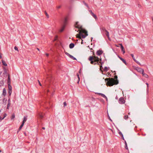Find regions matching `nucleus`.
Returning <instances> with one entry per match:
<instances>
[{
    "label": "nucleus",
    "instance_id": "obj_1",
    "mask_svg": "<svg viewBox=\"0 0 153 153\" xmlns=\"http://www.w3.org/2000/svg\"><path fill=\"white\" fill-rule=\"evenodd\" d=\"M88 59L91 61L90 63L92 64L99 65V62L100 60L101 61L102 59H100L99 58L95 56L93 57L90 56L89 57Z\"/></svg>",
    "mask_w": 153,
    "mask_h": 153
},
{
    "label": "nucleus",
    "instance_id": "obj_2",
    "mask_svg": "<svg viewBox=\"0 0 153 153\" xmlns=\"http://www.w3.org/2000/svg\"><path fill=\"white\" fill-rule=\"evenodd\" d=\"M105 81L106 82V81H107L106 84L108 86H112L114 85H117L118 83V80H115L112 78H106Z\"/></svg>",
    "mask_w": 153,
    "mask_h": 153
},
{
    "label": "nucleus",
    "instance_id": "obj_3",
    "mask_svg": "<svg viewBox=\"0 0 153 153\" xmlns=\"http://www.w3.org/2000/svg\"><path fill=\"white\" fill-rule=\"evenodd\" d=\"M77 31H79V34L77 35V38L79 39H81V37L83 38H85L86 36L88 35L87 32L83 29H82L80 31L79 30H78Z\"/></svg>",
    "mask_w": 153,
    "mask_h": 153
},
{
    "label": "nucleus",
    "instance_id": "obj_4",
    "mask_svg": "<svg viewBox=\"0 0 153 153\" xmlns=\"http://www.w3.org/2000/svg\"><path fill=\"white\" fill-rule=\"evenodd\" d=\"M118 102L120 104H123L125 102V100L123 97H121L119 98Z\"/></svg>",
    "mask_w": 153,
    "mask_h": 153
},
{
    "label": "nucleus",
    "instance_id": "obj_5",
    "mask_svg": "<svg viewBox=\"0 0 153 153\" xmlns=\"http://www.w3.org/2000/svg\"><path fill=\"white\" fill-rule=\"evenodd\" d=\"M79 22H76L75 24V27L76 28H78L79 29L81 30L82 29V26L79 25L78 24Z\"/></svg>",
    "mask_w": 153,
    "mask_h": 153
},
{
    "label": "nucleus",
    "instance_id": "obj_6",
    "mask_svg": "<svg viewBox=\"0 0 153 153\" xmlns=\"http://www.w3.org/2000/svg\"><path fill=\"white\" fill-rule=\"evenodd\" d=\"M136 70L139 73H141L142 74L144 72V70L140 68L137 67L136 69Z\"/></svg>",
    "mask_w": 153,
    "mask_h": 153
},
{
    "label": "nucleus",
    "instance_id": "obj_7",
    "mask_svg": "<svg viewBox=\"0 0 153 153\" xmlns=\"http://www.w3.org/2000/svg\"><path fill=\"white\" fill-rule=\"evenodd\" d=\"M95 94H98L100 95L102 97H103L104 98H105L106 99V100L107 101V100H108L105 94H102V93H96Z\"/></svg>",
    "mask_w": 153,
    "mask_h": 153
},
{
    "label": "nucleus",
    "instance_id": "obj_8",
    "mask_svg": "<svg viewBox=\"0 0 153 153\" xmlns=\"http://www.w3.org/2000/svg\"><path fill=\"white\" fill-rule=\"evenodd\" d=\"M68 21V19L67 17H66L65 18L63 22V25H65V26H66V24L67 23V22Z\"/></svg>",
    "mask_w": 153,
    "mask_h": 153
},
{
    "label": "nucleus",
    "instance_id": "obj_9",
    "mask_svg": "<svg viewBox=\"0 0 153 153\" xmlns=\"http://www.w3.org/2000/svg\"><path fill=\"white\" fill-rule=\"evenodd\" d=\"M89 12H90L91 15L95 19H97V17L92 12L91 10H89Z\"/></svg>",
    "mask_w": 153,
    "mask_h": 153
},
{
    "label": "nucleus",
    "instance_id": "obj_10",
    "mask_svg": "<svg viewBox=\"0 0 153 153\" xmlns=\"http://www.w3.org/2000/svg\"><path fill=\"white\" fill-rule=\"evenodd\" d=\"M118 57L122 61L123 63H124L125 65H127L126 62L124 59L120 57L119 56H118Z\"/></svg>",
    "mask_w": 153,
    "mask_h": 153
},
{
    "label": "nucleus",
    "instance_id": "obj_11",
    "mask_svg": "<svg viewBox=\"0 0 153 153\" xmlns=\"http://www.w3.org/2000/svg\"><path fill=\"white\" fill-rule=\"evenodd\" d=\"M119 45H120V48L121 49V51L123 52V53H125V51L124 49V48L122 44H120Z\"/></svg>",
    "mask_w": 153,
    "mask_h": 153
},
{
    "label": "nucleus",
    "instance_id": "obj_12",
    "mask_svg": "<svg viewBox=\"0 0 153 153\" xmlns=\"http://www.w3.org/2000/svg\"><path fill=\"white\" fill-rule=\"evenodd\" d=\"M39 117L40 119H42L43 117V114L42 113H40L38 114Z\"/></svg>",
    "mask_w": 153,
    "mask_h": 153
},
{
    "label": "nucleus",
    "instance_id": "obj_13",
    "mask_svg": "<svg viewBox=\"0 0 153 153\" xmlns=\"http://www.w3.org/2000/svg\"><path fill=\"white\" fill-rule=\"evenodd\" d=\"M103 53V51L102 50H98L97 52V54L98 55H100Z\"/></svg>",
    "mask_w": 153,
    "mask_h": 153
},
{
    "label": "nucleus",
    "instance_id": "obj_14",
    "mask_svg": "<svg viewBox=\"0 0 153 153\" xmlns=\"http://www.w3.org/2000/svg\"><path fill=\"white\" fill-rule=\"evenodd\" d=\"M74 46V44L73 43H71L69 45V48L71 49L73 48Z\"/></svg>",
    "mask_w": 153,
    "mask_h": 153
},
{
    "label": "nucleus",
    "instance_id": "obj_15",
    "mask_svg": "<svg viewBox=\"0 0 153 153\" xmlns=\"http://www.w3.org/2000/svg\"><path fill=\"white\" fill-rule=\"evenodd\" d=\"M6 94V91L5 88H4L3 91V95L4 96H5Z\"/></svg>",
    "mask_w": 153,
    "mask_h": 153
},
{
    "label": "nucleus",
    "instance_id": "obj_16",
    "mask_svg": "<svg viewBox=\"0 0 153 153\" xmlns=\"http://www.w3.org/2000/svg\"><path fill=\"white\" fill-rule=\"evenodd\" d=\"M65 27V25H63L61 29L59 31L60 32H62L64 30Z\"/></svg>",
    "mask_w": 153,
    "mask_h": 153
},
{
    "label": "nucleus",
    "instance_id": "obj_17",
    "mask_svg": "<svg viewBox=\"0 0 153 153\" xmlns=\"http://www.w3.org/2000/svg\"><path fill=\"white\" fill-rule=\"evenodd\" d=\"M142 75H143V76H144V77L146 78H148V76L146 74H145L144 73V72H143V73L142 74Z\"/></svg>",
    "mask_w": 153,
    "mask_h": 153
},
{
    "label": "nucleus",
    "instance_id": "obj_18",
    "mask_svg": "<svg viewBox=\"0 0 153 153\" xmlns=\"http://www.w3.org/2000/svg\"><path fill=\"white\" fill-rule=\"evenodd\" d=\"M27 117L25 116L24 117L23 120V121L22 123H23L24 124L25 122L27 121Z\"/></svg>",
    "mask_w": 153,
    "mask_h": 153
},
{
    "label": "nucleus",
    "instance_id": "obj_19",
    "mask_svg": "<svg viewBox=\"0 0 153 153\" xmlns=\"http://www.w3.org/2000/svg\"><path fill=\"white\" fill-rule=\"evenodd\" d=\"M1 62L3 65L5 66H7V64L5 63V62L4 60L2 59L1 60Z\"/></svg>",
    "mask_w": 153,
    "mask_h": 153
},
{
    "label": "nucleus",
    "instance_id": "obj_20",
    "mask_svg": "<svg viewBox=\"0 0 153 153\" xmlns=\"http://www.w3.org/2000/svg\"><path fill=\"white\" fill-rule=\"evenodd\" d=\"M105 32V34L108 37V38H109V33L108 32L107 30H106Z\"/></svg>",
    "mask_w": 153,
    "mask_h": 153
},
{
    "label": "nucleus",
    "instance_id": "obj_21",
    "mask_svg": "<svg viewBox=\"0 0 153 153\" xmlns=\"http://www.w3.org/2000/svg\"><path fill=\"white\" fill-rule=\"evenodd\" d=\"M24 124L23 123H22L20 126L19 127V130H20L23 127L24 125Z\"/></svg>",
    "mask_w": 153,
    "mask_h": 153
},
{
    "label": "nucleus",
    "instance_id": "obj_22",
    "mask_svg": "<svg viewBox=\"0 0 153 153\" xmlns=\"http://www.w3.org/2000/svg\"><path fill=\"white\" fill-rule=\"evenodd\" d=\"M70 58L71 59H72L73 60H76V59L73 56L71 55L70 56Z\"/></svg>",
    "mask_w": 153,
    "mask_h": 153
},
{
    "label": "nucleus",
    "instance_id": "obj_23",
    "mask_svg": "<svg viewBox=\"0 0 153 153\" xmlns=\"http://www.w3.org/2000/svg\"><path fill=\"white\" fill-rule=\"evenodd\" d=\"M125 146H125V149H128V147L127 146V143L126 141L125 140Z\"/></svg>",
    "mask_w": 153,
    "mask_h": 153
},
{
    "label": "nucleus",
    "instance_id": "obj_24",
    "mask_svg": "<svg viewBox=\"0 0 153 153\" xmlns=\"http://www.w3.org/2000/svg\"><path fill=\"white\" fill-rule=\"evenodd\" d=\"M15 114H12L11 117V120H13V119L14 118H15Z\"/></svg>",
    "mask_w": 153,
    "mask_h": 153
},
{
    "label": "nucleus",
    "instance_id": "obj_25",
    "mask_svg": "<svg viewBox=\"0 0 153 153\" xmlns=\"http://www.w3.org/2000/svg\"><path fill=\"white\" fill-rule=\"evenodd\" d=\"M134 61L138 64L140 65H141L140 62H139L138 61H137L135 59V60Z\"/></svg>",
    "mask_w": 153,
    "mask_h": 153
},
{
    "label": "nucleus",
    "instance_id": "obj_26",
    "mask_svg": "<svg viewBox=\"0 0 153 153\" xmlns=\"http://www.w3.org/2000/svg\"><path fill=\"white\" fill-rule=\"evenodd\" d=\"M131 57L132 58L133 60H135V59L134 57V55L133 54H131Z\"/></svg>",
    "mask_w": 153,
    "mask_h": 153
},
{
    "label": "nucleus",
    "instance_id": "obj_27",
    "mask_svg": "<svg viewBox=\"0 0 153 153\" xmlns=\"http://www.w3.org/2000/svg\"><path fill=\"white\" fill-rule=\"evenodd\" d=\"M9 90H12V87L10 85H8Z\"/></svg>",
    "mask_w": 153,
    "mask_h": 153
},
{
    "label": "nucleus",
    "instance_id": "obj_28",
    "mask_svg": "<svg viewBox=\"0 0 153 153\" xmlns=\"http://www.w3.org/2000/svg\"><path fill=\"white\" fill-rule=\"evenodd\" d=\"M45 14L46 15V16H47V18H48L49 17V16L48 14L46 12V11H45Z\"/></svg>",
    "mask_w": 153,
    "mask_h": 153
},
{
    "label": "nucleus",
    "instance_id": "obj_29",
    "mask_svg": "<svg viewBox=\"0 0 153 153\" xmlns=\"http://www.w3.org/2000/svg\"><path fill=\"white\" fill-rule=\"evenodd\" d=\"M65 53V54L66 55H67L69 57L70 56H71V55L70 54L68 53L67 52H66Z\"/></svg>",
    "mask_w": 153,
    "mask_h": 153
},
{
    "label": "nucleus",
    "instance_id": "obj_30",
    "mask_svg": "<svg viewBox=\"0 0 153 153\" xmlns=\"http://www.w3.org/2000/svg\"><path fill=\"white\" fill-rule=\"evenodd\" d=\"M104 71H108V68H107V67H104Z\"/></svg>",
    "mask_w": 153,
    "mask_h": 153
},
{
    "label": "nucleus",
    "instance_id": "obj_31",
    "mask_svg": "<svg viewBox=\"0 0 153 153\" xmlns=\"http://www.w3.org/2000/svg\"><path fill=\"white\" fill-rule=\"evenodd\" d=\"M10 83H11V81H10V80H7L8 85H10Z\"/></svg>",
    "mask_w": 153,
    "mask_h": 153
},
{
    "label": "nucleus",
    "instance_id": "obj_32",
    "mask_svg": "<svg viewBox=\"0 0 153 153\" xmlns=\"http://www.w3.org/2000/svg\"><path fill=\"white\" fill-rule=\"evenodd\" d=\"M118 133L121 136H123V134H122V132L119 130L118 131Z\"/></svg>",
    "mask_w": 153,
    "mask_h": 153
},
{
    "label": "nucleus",
    "instance_id": "obj_33",
    "mask_svg": "<svg viewBox=\"0 0 153 153\" xmlns=\"http://www.w3.org/2000/svg\"><path fill=\"white\" fill-rule=\"evenodd\" d=\"M128 115H125L124 117V118L125 120H126L128 118Z\"/></svg>",
    "mask_w": 153,
    "mask_h": 153
},
{
    "label": "nucleus",
    "instance_id": "obj_34",
    "mask_svg": "<svg viewBox=\"0 0 153 153\" xmlns=\"http://www.w3.org/2000/svg\"><path fill=\"white\" fill-rule=\"evenodd\" d=\"M77 77H78V83H79V80H80V78H79V74H77Z\"/></svg>",
    "mask_w": 153,
    "mask_h": 153
},
{
    "label": "nucleus",
    "instance_id": "obj_35",
    "mask_svg": "<svg viewBox=\"0 0 153 153\" xmlns=\"http://www.w3.org/2000/svg\"><path fill=\"white\" fill-rule=\"evenodd\" d=\"M64 107H65L67 105V103L66 102H64L63 103Z\"/></svg>",
    "mask_w": 153,
    "mask_h": 153
},
{
    "label": "nucleus",
    "instance_id": "obj_36",
    "mask_svg": "<svg viewBox=\"0 0 153 153\" xmlns=\"http://www.w3.org/2000/svg\"><path fill=\"white\" fill-rule=\"evenodd\" d=\"M102 30L103 31H105V32L106 31V30H107L104 27H103L102 28Z\"/></svg>",
    "mask_w": 153,
    "mask_h": 153
},
{
    "label": "nucleus",
    "instance_id": "obj_37",
    "mask_svg": "<svg viewBox=\"0 0 153 153\" xmlns=\"http://www.w3.org/2000/svg\"><path fill=\"white\" fill-rule=\"evenodd\" d=\"M10 103H8L7 105V108H8H8L10 106Z\"/></svg>",
    "mask_w": 153,
    "mask_h": 153
},
{
    "label": "nucleus",
    "instance_id": "obj_38",
    "mask_svg": "<svg viewBox=\"0 0 153 153\" xmlns=\"http://www.w3.org/2000/svg\"><path fill=\"white\" fill-rule=\"evenodd\" d=\"M61 5L57 6L56 8L57 9H60L61 7Z\"/></svg>",
    "mask_w": 153,
    "mask_h": 153
},
{
    "label": "nucleus",
    "instance_id": "obj_39",
    "mask_svg": "<svg viewBox=\"0 0 153 153\" xmlns=\"http://www.w3.org/2000/svg\"><path fill=\"white\" fill-rule=\"evenodd\" d=\"M14 49L15 50H17V51H18V48L17 47H16V46H15L14 47Z\"/></svg>",
    "mask_w": 153,
    "mask_h": 153
},
{
    "label": "nucleus",
    "instance_id": "obj_40",
    "mask_svg": "<svg viewBox=\"0 0 153 153\" xmlns=\"http://www.w3.org/2000/svg\"><path fill=\"white\" fill-rule=\"evenodd\" d=\"M4 116L2 118H3V119L6 116L7 114L6 113H5V114H4Z\"/></svg>",
    "mask_w": 153,
    "mask_h": 153
},
{
    "label": "nucleus",
    "instance_id": "obj_41",
    "mask_svg": "<svg viewBox=\"0 0 153 153\" xmlns=\"http://www.w3.org/2000/svg\"><path fill=\"white\" fill-rule=\"evenodd\" d=\"M11 93H12V90H9V94L10 95L11 94Z\"/></svg>",
    "mask_w": 153,
    "mask_h": 153
},
{
    "label": "nucleus",
    "instance_id": "obj_42",
    "mask_svg": "<svg viewBox=\"0 0 153 153\" xmlns=\"http://www.w3.org/2000/svg\"><path fill=\"white\" fill-rule=\"evenodd\" d=\"M138 6L139 8H140L141 7V5L139 4H138Z\"/></svg>",
    "mask_w": 153,
    "mask_h": 153
},
{
    "label": "nucleus",
    "instance_id": "obj_43",
    "mask_svg": "<svg viewBox=\"0 0 153 153\" xmlns=\"http://www.w3.org/2000/svg\"><path fill=\"white\" fill-rule=\"evenodd\" d=\"M121 137H122V139L123 140H124V137H123V136H121Z\"/></svg>",
    "mask_w": 153,
    "mask_h": 153
},
{
    "label": "nucleus",
    "instance_id": "obj_44",
    "mask_svg": "<svg viewBox=\"0 0 153 153\" xmlns=\"http://www.w3.org/2000/svg\"><path fill=\"white\" fill-rule=\"evenodd\" d=\"M114 78L117 79V75H115L114 76Z\"/></svg>",
    "mask_w": 153,
    "mask_h": 153
},
{
    "label": "nucleus",
    "instance_id": "obj_45",
    "mask_svg": "<svg viewBox=\"0 0 153 153\" xmlns=\"http://www.w3.org/2000/svg\"><path fill=\"white\" fill-rule=\"evenodd\" d=\"M38 81L39 82V85L40 86H41L42 85H41V83L40 82V81L39 80H38Z\"/></svg>",
    "mask_w": 153,
    "mask_h": 153
},
{
    "label": "nucleus",
    "instance_id": "obj_46",
    "mask_svg": "<svg viewBox=\"0 0 153 153\" xmlns=\"http://www.w3.org/2000/svg\"><path fill=\"white\" fill-rule=\"evenodd\" d=\"M99 62V63H100L101 65H102V64H103V62Z\"/></svg>",
    "mask_w": 153,
    "mask_h": 153
},
{
    "label": "nucleus",
    "instance_id": "obj_47",
    "mask_svg": "<svg viewBox=\"0 0 153 153\" xmlns=\"http://www.w3.org/2000/svg\"><path fill=\"white\" fill-rule=\"evenodd\" d=\"M8 80H10L9 75L8 76Z\"/></svg>",
    "mask_w": 153,
    "mask_h": 153
},
{
    "label": "nucleus",
    "instance_id": "obj_48",
    "mask_svg": "<svg viewBox=\"0 0 153 153\" xmlns=\"http://www.w3.org/2000/svg\"><path fill=\"white\" fill-rule=\"evenodd\" d=\"M3 119V118H2L1 117H0V121H1Z\"/></svg>",
    "mask_w": 153,
    "mask_h": 153
},
{
    "label": "nucleus",
    "instance_id": "obj_49",
    "mask_svg": "<svg viewBox=\"0 0 153 153\" xmlns=\"http://www.w3.org/2000/svg\"><path fill=\"white\" fill-rule=\"evenodd\" d=\"M3 119V118H2L1 117H0V121H1Z\"/></svg>",
    "mask_w": 153,
    "mask_h": 153
},
{
    "label": "nucleus",
    "instance_id": "obj_50",
    "mask_svg": "<svg viewBox=\"0 0 153 153\" xmlns=\"http://www.w3.org/2000/svg\"><path fill=\"white\" fill-rule=\"evenodd\" d=\"M10 99H9L8 100V103H10Z\"/></svg>",
    "mask_w": 153,
    "mask_h": 153
},
{
    "label": "nucleus",
    "instance_id": "obj_51",
    "mask_svg": "<svg viewBox=\"0 0 153 153\" xmlns=\"http://www.w3.org/2000/svg\"><path fill=\"white\" fill-rule=\"evenodd\" d=\"M100 69H101L102 68V65L100 66Z\"/></svg>",
    "mask_w": 153,
    "mask_h": 153
},
{
    "label": "nucleus",
    "instance_id": "obj_52",
    "mask_svg": "<svg viewBox=\"0 0 153 153\" xmlns=\"http://www.w3.org/2000/svg\"><path fill=\"white\" fill-rule=\"evenodd\" d=\"M46 55L47 56H49V54L48 53H46Z\"/></svg>",
    "mask_w": 153,
    "mask_h": 153
},
{
    "label": "nucleus",
    "instance_id": "obj_53",
    "mask_svg": "<svg viewBox=\"0 0 153 153\" xmlns=\"http://www.w3.org/2000/svg\"><path fill=\"white\" fill-rule=\"evenodd\" d=\"M115 99H116V100H117L118 99V97H117V96L116 97H115Z\"/></svg>",
    "mask_w": 153,
    "mask_h": 153
},
{
    "label": "nucleus",
    "instance_id": "obj_54",
    "mask_svg": "<svg viewBox=\"0 0 153 153\" xmlns=\"http://www.w3.org/2000/svg\"><path fill=\"white\" fill-rule=\"evenodd\" d=\"M85 4L86 6H87L88 7V5L86 3H85Z\"/></svg>",
    "mask_w": 153,
    "mask_h": 153
},
{
    "label": "nucleus",
    "instance_id": "obj_55",
    "mask_svg": "<svg viewBox=\"0 0 153 153\" xmlns=\"http://www.w3.org/2000/svg\"><path fill=\"white\" fill-rule=\"evenodd\" d=\"M2 58V56L1 54H0V59L1 58Z\"/></svg>",
    "mask_w": 153,
    "mask_h": 153
},
{
    "label": "nucleus",
    "instance_id": "obj_56",
    "mask_svg": "<svg viewBox=\"0 0 153 153\" xmlns=\"http://www.w3.org/2000/svg\"><path fill=\"white\" fill-rule=\"evenodd\" d=\"M146 84L147 85V87H148V85H149L148 84V83H146Z\"/></svg>",
    "mask_w": 153,
    "mask_h": 153
},
{
    "label": "nucleus",
    "instance_id": "obj_57",
    "mask_svg": "<svg viewBox=\"0 0 153 153\" xmlns=\"http://www.w3.org/2000/svg\"><path fill=\"white\" fill-rule=\"evenodd\" d=\"M42 129H45V128L44 127H43L42 128Z\"/></svg>",
    "mask_w": 153,
    "mask_h": 153
},
{
    "label": "nucleus",
    "instance_id": "obj_58",
    "mask_svg": "<svg viewBox=\"0 0 153 153\" xmlns=\"http://www.w3.org/2000/svg\"><path fill=\"white\" fill-rule=\"evenodd\" d=\"M37 50H38L39 51V49L38 48H37Z\"/></svg>",
    "mask_w": 153,
    "mask_h": 153
},
{
    "label": "nucleus",
    "instance_id": "obj_59",
    "mask_svg": "<svg viewBox=\"0 0 153 153\" xmlns=\"http://www.w3.org/2000/svg\"><path fill=\"white\" fill-rule=\"evenodd\" d=\"M114 74H115H115H116V72H115V71H114Z\"/></svg>",
    "mask_w": 153,
    "mask_h": 153
},
{
    "label": "nucleus",
    "instance_id": "obj_60",
    "mask_svg": "<svg viewBox=\"0 0 153 153\" xmlns=\"http://www.w3.org/2000/svg\"><path fill=\"white\" fill-rule=\"evenodd\" d=\"M93 39V37H91V40H92Z\"/></svg>",
    "mask_w": 153,
    "mask_h": 153
},
{
    "label": "nucleus",
    "instance_id": "obj_61",
    "mask_svg": "<svg viewBox=\"0 0 153 153\" xmlns=\"http://www.w3.org/2000/svg\"><path fill=\"white\" fill-rule=\"evenodd\" d=\"M48 92L49 91L48 90H47Z\"/></svg>",
    "mask_w": 153,
    "mask_h": 153
},
{
    "label": "nucleus",
    "instance_id": "obj_62",
    "mask_svg": "<svg viewBox=\"0 0 153 153\" xmlns=\"http://www.w3.org/2000/svg\"><path fill=\"white\" fill-rule=\"evenodd\" d=\"M152 21H153V17L152 18Z\"/></svg>",
    "mask_w": 153,
    "mask_h": 153
},
{
    "label": "nucleus",
    "instance_id": "obj_63",
    "mask_svg": "<svg viewBox=\"0 0 153 153\" xmlns=\"http://www.w3.org/2000/svg\"><path fill=\"white\" fill-rule=\"evenodd\" d=\"M1 112V110H0V113Z\"/></svg>",
    "mask_w": 153,
    "mask_h": 153
},
{
    "label": "nucleus",
    "instance_id": "obj_64",
    "mask_svg": "<svg viewBox=\"0 0 153 153\" xmlns=\"http://www.w3.org/2000/svg\"><path fill=\"white\" fill-rule=\"evenodd\" d=\"M83 43H82V42H81V44H82Z\"/></svg>",
    "mask_w": 153,
    "mask_h": 153
}]
</instances>
